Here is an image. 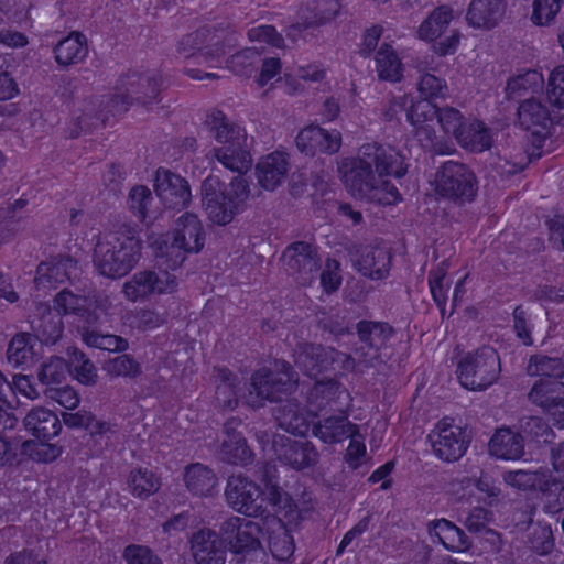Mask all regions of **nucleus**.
Returning <instances> with one entry per match:
<instances>
[{
  "label": "nucleus",
  "mask_w": 564,
  "mask_h": 564,
  "mask_svg": "<svg viewBox=\"0 0 564 564\" xmlns=\"http://www.w3.org/2000/svg\"><path fill=\"white\" fill-rule=\"evenodd\" d=\"M206 124L220 144L210 151L212 156L224 167L239 174L227 187L215 175L207 176L202 183V202L208 218L224 226L242 212L250 195L249 184L241 176L252 163L250 142L246 130L219 110L208 116Z\"/></svg>",
  "instance_id": "1"
},
{
  "label": "nucleus",
  "mask_w": 564,
  "mask_h": 564,
  "mask_svg": "<svg viewBox=\"0 0 564 564\" xmlns=\"http://www.w3.org/2000/svg\"><path fill=\"white\" fill-rule=\"evenodd\" d=\"M142 240L134 227L121 225L99 238L94 250V265L110 279L127 275L139 262Z\"/></svg>",
  "instance_id": "2"
},
{
  "label": "nucleus",
  "mask_w": 564,
  "mask_h": 564,
  "mask_svg": "<svg viewBox=\"0 0 564 564\" xmlns=\"http://www.w3.org/2000/svg\"><path fill=\"white\" fill-rule=\"evenodd\" d=\"M365 154L346 159L338 172L347 189L359 198L378 205H393L401 200L398 188L388 180H380L373 172Z\"/></svg>",
  "instance_id": "3"
},
{
  "label": "nucleus",
  "mask_w": 564,
  "mask_h": 564,
  "mask_svg": "<svg viewBox=\"0 0 564 564\" xmlns=\"http://www.w3.org/2000/svg\"><path fill=\"white\" fill-rule=\"evenodd\" d=\"M205 243L204 227L195 214L184 213L175 221L172 232L154 242L155 257L166 258L167 268L180 267L188 253L199 252Z\"/></svg>",
  "instance_id": "4"
},
{
  "label": "nucleus",
  "mask_w": 564,
  "mask_h": 564,
  "mask_svg": "<svg viewBox=\"0 0 564 564\" xmlns=\"http://www.w3.org/2000/svg\"><path fill=\"white\" fill-rule=\"evenodd\" d=\"M162 76L154 70H129L117 80L116 93L107 104L109 112L120 115L132 105L149 106L160 101Z\"/></svg>",
  "instance_id": "5"
},
{
  "label": "nucleus",
  "mask_w": 564,
  "mask_h": 564,
  "mask_svg": "<svg viewBox=\"0 0 564 564\" xmlns=\"http://www.w3.org/2000/svg\"><path fill=\"white\" fill-rule=\"evenodd\" d=\"M238 44V34L228 28L203 26L182 37L178 53L194 64L212 63Z\"/></svg>",
  "instance_id": "6"
},
{
  "label": "nucleus",
  "mask_w": 564,
  "mask_h": 564,
  "mask_svg": "<svg viewBox=\"0 0 564 564\" xmlns=\"http://www.w3.org/2000/svg\"><path fill=\"white\" fill-rule=\"evenodd\" d=\"M297 383L299 376L291 364L285 360H275L272 368H262L252 375L250 402L253 406H260L265 400L279 401L283 395L291 394Z\"/></svg>",
  "instance_id": "7"
},
{
  "label": "nucleus",
  "mask_w": 564,
  "mask_h": 564,
  "mask_svg": "<svg viewBox=\"0 0 564 564\" xmlns=\"http://www.w3.org/2000/svg\"><path fill=\"white\" fill-rule=\"evenodd\" d=\"M501 371L500 357L489 346L466 354L457 365L460 384L471 391H484L492 386Z\"/></svg>",
  "instance_id": "8"
},
{
  "label": "nucleus",
  "mask_w": 564,
  "mask_h": 564,
  "mask_svg": "<svg viewBox=\"0 0 564 564\" xmlns=\"http://www.w3.org/2000/svg\"><path fill=\"white\" fill-rule=\"evenodd\" d=\"M475 173L464 163L444 162L435 174V192L456 205L471 203L477 194Z\"/></svg>",
  "instance_id": "9"
},
{
  "label": "nucleus",
  "mask_w": 564,
  "mask_h": 564,
  "mask_svg": "<svg viewBox=\"0 0 564 564\" xmlns=\"http://www.w3.org/2000/svg\"><path fill=\"white\" fill-rule=\"evenodd\" d=\"M262 494L254 481L242 475L230 476L225 489L226 501L235 511L254 518L265 512Z\"/></svg>",
  "instance_id": "10"
},
{
  "label": "nucleus",
  "mask_w": 564,
  "mask_h": 564,
  "mask_svg": "<svg viewBox=\"0 0 564 564\" xmlns=\"http://www.w3.org/2000/svg\"><path fill=\"white\" fill-rule=\"evenodd\" d=\"M259 523L240 517H230L221 522L219 538L229 551L247 555L261 547Z\"/></svg>",
  "instance_id": "11"
},
{
  "label": "nucleus",
  "mask_w": 564,
  "mask_h": 564,
  "mask_svg": "<svg viewBox=\"0 0 564 564\" xmlns=\"http://www.w3.org/2000/svg\"><path fill=\"white\" fill-rule=\"evenodd\" d=\"M176 288V278L165 270H143L124 282L122 292L132 302L145 300L155 294L171 293Z\"/></svg>",
  "instance_id": "12"
},
{
  "label": "nucleus",
  "mask_w": 564,
  "mask_h": 564,
  "mask_svg": "<svg viewBox=\"0 0 564 564\" xmlns=\"http://www.w3.org/2000/svg\"><path fill=\"white\" fill-rule=\"evenodd\" d=\"M282 261L288 273L303 285L311 283L321 269L316 248L305 241H296L286 247Z\"/></svg>",
  "instance_id": "13"
},
{
  "label": "nucleus",
  "mask_w": 564,
  "mask_h": 564,
  "mask_svg": "<svg viewBox=\"0 0 564 564\" xmlns=\"http://www.w3.org/2000/svg\"><path fill=\"white\" fill-rule=\"evenodd\" d=\"M361 346L356 349L359 361L373 366L380 359V350L386 347L394 330L386 322L360 321L356 325Z\"/></svg>",
  "instance_id": "14"
},
{
  "label": "nucleus",
  "mask_w": 564,
  "mask_h": 564,
  "mask_svg": "<svg viewBox=\"0 0 564 564\" xmlns=\"http://www.w3.org/2000/svg\"><path fill=\"white\" fill-rule=\"evenodd\" d=\"M359 152L365 154L366 161L375 166L377 176L380 180H383V176L401 178L408 172L405 158L393 147L377 142L366 143L359 148Z\"/></svg>",
  "instance_id": "15"
},
{
  "label": "nucleus",
  "mask_w": 564,
  "mask_h": 564,
  "mask_svg": "<svg viewBox=\"0 0 564 564\" xmlns=\"http://www.w3.org/2000/svg\"><path fill=\"white\" fill-rule=\"evenodd\" d=\"M434 454L444 462L459 459L467 449L468 442L462 427L440 422L429 434Z\"/></svg>",
  "instance_id": "16"
},
{
  "label": "nucleus",
  "mask_w": 564,
  "mask_h": 564,
  "mask_svg": "<svg viewBox=\"0 0 564 564\" xmlns=\"http://www.w3.org/2000/svg\"><path fill=\"white\" fill-rule=\"evenodd\" d=\"M354 267L365 276L381 280L388 276L392 260L390 249L380 246H365L350 252Z\"/></svg>",
  "instance_id": "17"
},
{
  "label": "nucleus",
  "mask_w": 564,
  "mask_h": 564,
  "mask_svg": "<svg viewBox=\"0 0 564 564\" xmlns=\"http://www.w3.org/2000/svg\"><path fill=\"white\" fill-rule=\"evenodd\" d=\"M154 188L158 197L169 208H183L191 202L188 182L169 170L156 171Z\"/></svg>",
  "instance_id": "18"
},
{
  "label": "nucleus",
  "mask_w": 564,
  "mask_h": 564,
  "mask_svg": "<svg viewBox=\"0 0 564 564\" xmlns=\"http://www.w3.org/2000/svg\"><path fill=\"white\" fill-rule=\"evenodd\" d=\"M340 144V132L336 130L329 132L318 126H308L302 129L295 138L297 150L308 156H313L317 152L334 154L338 152Z\"/></svg>",
  "instance_id": "19"
},
{
  "label": "nucleus",
  "mask_w": 564,
  "mask_h": 564,
  "mask_svg": "<svg viewBox=\"0 0 564 564\" xmlns=\"http://www.w3.org/2000/svg\"><path fill=\"white\" fill-rule=\"evenodd\" d=\"M273 449L278 458L296 470L316 464L318 453L314 445L307 441H294L289 437H275Z\"/></svg>",
  "instance_id": "20"
},
{
  "label": "nucleus",
  "mask_w": 564,
  "mask_h": 564,
  "mask_svg": "<svg viewBox=\"0 0 564 564\" xmlns=\"http://www.w3.org/2000/svg\"><path fill=\"white\" fill-rule=\"evenodd\" d=\"M335 349L325 348L322 345L312 343H299L293 349V361L300 370L311 377H317L323 370L327 369L330 361L334 360Z\"/></svg>",
  "instance_id": "21"
},
{
  "label": "nucleus",
  "mask_w": 564,
  "mask_h": 564,
  "mask_svg": "<svg viewBox=\"0 0 564 564\" xmlns=\"http://www.w3.org/2000/svg\"><path fill=\"white\" fill-rule=\"evenodd\" d=\"M506 0H470L466 11V22L476 30H491L503 19Z\"/></svg>",
  "instance_id": "22"
},
{
  "label": "nucleus",
  "mask_w": 564,
  "mask_h": 564,
  "mask_svg": "<svg viewBox=\"0 0 564 564\" xmlns=\"http://www.w3.org/2000/svg\"><path fill=\"white\" fill-rule=\"evenodd\" d=\"M191 550L197 564H225V544L210 529H202L192 535Z\"/></svg>",
  "instance_id": "23"
},
{
  "label": "nucleus",
  "mask_w": 564,
  "mask_h": 564,
  "mask_svg": "<svg viewBox=\"0 0 564 564\" xmlns=\"http://www.w3.org/2000/svg\"><path fill=\"white\" fill-rule=\"evenodd\" d=\"M30 324L34 332L32 336L45 345L56 344L63 335L64 324L62 316L54 313L47 303L40 302L36 304L35 313Z\"/></svg>",
  "instance_id": "24"
},
{
  "label": "nucleus",
  "mask_w": 564,
  "mask_h": 564,
  "mask_svg": "<svg viewBox=\"0 0 564 564\" xmlns=\"http://www.w3.org/2000/svg\"><path fill=\"white\" fill-rule=\"evenodd\" d=\"M264 500H267L274 510L273 517H267L268 523L279 521L285 524H297L302 519V512L308 510L300 509L286 491L273 484L267 485Z\"/></svg>",
  "instance_id": "25"
},
{
  "label": "nucleus",
  "mask_w": 564,
  "mask_h": 564,
  "mask_svg": "<svg viewBox=\"0 0 564 564\" xmlns=\"http://www.w3.org/2000/svg\"><path fill=\"white\" fill-rule=\"evenodd\" d=\"M290 170L288 154L275 151L262 158L257 166V177L261 187L273 191L286 178Z\"/></svg>",
  "instance_id": "26"
},
{
  "label": "nucleus",
  "mask_w": 564,
  "mask_h": 564,
  "mask_svg": "<svg viewBox=\"0 0 564 564\" xmlns=\"http://www.w3.org/2000/svg\"><path fill=\"white\" fill-rule=\"evenodd\" d=\"M75 271L76 261L69 257L42 262L36 269L34 283L39 290L56 288L68 281Z\"/></svg>",
  "instance_id": "27"
},
{
  "label": "nucleus",
  "mask_w": 564,
  "mask_h": 564,
  "mask_svg": "<svg viewBox=\"0 0 564 564\" xmlns=\"http://www.w3.org/2000/svg\"><path fill=\"white\" fill-rule=\"evenodd\" d=\"M357 433L358 426L351 423L344 412L325 417L313 425V434L327 444L343 442Z\"/></svg>",
  "instance_id": "28"
},
{
  "label": "nucleus",
  "mask_w": 564,
  "mask_h": 564,
  "mask_svg": "<svg viewBox=\"0 0 564 564\" xmlns=\"http://www.w3.org/2000/svg\"><path fill=\"white\" fill-rule=\"evenodd\" d=\"M24 427L39 440H50L62 430L58 416L51 410L37 406L28 412L23 420Z\"/></svg>",
  "instance_id": "29"
},
{
  "label": "nucleus",
  "mask_w": 564,
  "mask_h": 564,
  "mask_svg": "<svg viewBox=\"0 0 564 564\" xmlns=\"http://www.w3.org/2000/svg\"><path fill=\"white\" fill-rule=\"evenodd\" d=\"M53 52L55 61L61 67L67 68L77 65L82 63L88 54L86 37L79 32H72L54 46Z\"/></svg>",
  "instance_id": "30"
},
{
  "label": "nucleus",
  "mask_w": 564,
  "mask_h": 564,
  "mask_svg": "<svg viewBox=\"0 0 564 564\" xmlns=\"http://www.w3.org/2000/svg\"><path fill=\"white\" fill-rule=\"evenodd\" d=\"M430 534L438 538L445 549L464 552L471 547V540L463 529L447 519H438L429 524Z\"/></svg>",
  "instance_id": "31"
},
{
  "label": "nucleus",
  "mask_w": 564,
  "mask_h": 564,
  "mask_svg": "<svg viewBox=\"0 0 564 564\" xmlns=\"http://www.w3.org/2000/svg\"><path fill=\"white\" fill-rule=\"evenodd\" d=\"M519 124L532 134L539 135L547 131L551 117L547 108L535 99H527L518 108Z\"/></svg>",
  "instance_id": "32"
},
{
  "label": "nucleus",
  "mask_w": 564,
  "mask_h": 564,
  "mask_svg": "<svg viewBox=\"0 0 564 564\" xmlns=\"http://www.w3.org/2000/svg\"><path fill=\"white\" fill-rule=\"evenodd\" d=\"M183 478L187 490L199 497L212 496L218 482L214 470L200 463L188 465Z\"/></svg>",
  "instance_id": "33"
},
{
  "label": "nucleus",
  "mask_w": 564,
  "mask_h": 564,
  "mask_svg": "<svg viewBox=\"0 0 564 564\" xmlns=\"http://www.w3.org/2000/svg\"><path fill=\"white\" fill-rule=\"evenodd\" d=\"M528 398L549 413L564 399V383L557 378H542L533 384Z\"/></svg>",
  "instance_id": "34"
},
{
  "label": "nucleus",
  "mask_w": 564,
  "mask_h": 564,
  "mask_svg": "<svg viewBox=\"0 0 564 564\" xmlns=\"http://www.w3.org/2000/svg\"><path fill=\"white\" fill-rule=\"evenodd\" d=\"M456 141L462 148L476 153L490 149L492 143L489 128L479 120L465 122L456 135Z\"/></svg>",
  "instance_id": "35"
},
{
  "label": "nucleus",
  "mask_w": 564,
  "mask_h": 564,
  "mask_svg": "<svg viewBox=\"0 0 564 564\" xmlns=\"http://www.w3.org/2000/svg\"><path fill=\"white\" fill-rule=\"evenodd\" d=\"M489 451L499 458L518 459L524 451L523 436L510 429H500L490 438Z\"/></svg>",
  "instance_id": "36"
},
{
  "label": "nucleus",
  "mask_w": 564,
  "mask_h": 564,
  "mask_svg": "<svg viewBox=\"0 0 564 564\" xmlns=\"http://www.w3.org/2000/svg\"><path fill=\"white\" fill-rule=\"evenodd\" d=\"M274 417L278 425L288 433L304 436L308 432L306 415L299 403L288 401L280 405L274 412Z\"/></svg>",
  "instance_id": "37"
},
{
  "label": "nucleus",
  "mask_w": 564,
  "mask_h": 564,
  "mask_svg": "<svg viewBox=\"0 0 564 564\" xmlns=\"http://www.w3.org/2000/svg\"><path fill=\"white\" fill-rule=\"evenodd\" d=\"M341 399L349 401V393L334 379L316 382L310 393L311 403L319 410L326 406L341 405Z\"/></svg>",
  "instance_id": "38"
},
{
  "label": "nucleus",
  "mask_w": 564,
  "mask_h": 564,
  "mask_svg": "<svg viewBox=\"0 0 564 564\" xmlns=\"http://www.w3.org/2000/svg\"><path fill=\"white\" fill-rule=\"evenodd\" d=\"M214 378L216 383L215 401L221 409L232 410L238 404L236 386L237 377L225 367H215Z\"/></svg>",
  "instance_id": "39"
},
{
  "label": "nucleus",
  "mask_w": 564,
  "mask_h": 564,
  "mask_svg": "<svg viewBox=\"0 0 564 564\" xmlns=\"http://www.w3.org/2000/svg\"><path fill=\"white\" fill-rule=\"evenodd\" d=\"M538 491L544 513L555 514L564 510V480L549 471Z\"/></svg>",
  "instance_id": "40"
},
{
  "label": "nucleus",
  "mask_w": 564,
  "mask_h": 564,
  "mask_svg": "<svg viewBox=\"0 0 564 564\" xmlns=\"http://www.w3.org/2000/svg\"><path fill=\"white\" fill-rule=\"evenodd\" d=\"M452 20L453 9L449 6L435 8L419 26V37L427 42L435 41L445 32Z\"/></svg>",
  "instance_id": "41"
},
{
  "label": "nucleus",
  "mask_w": 564,
  "mask_h": 564,
  "mask_svg": "<svg viewBox=\"0 0 564 564\" xmlns=\"http://www.w3.org/2000/svg\"><path fill=\"white\" fill-rule=\"evenodd\" d=\"M35 338L30 333H18L10 340L7 349V359L14 366H28L35 358Z\"/></svg>",
  "instance_id": "42"
},
{
  "label": "nucleus",
  "mask_w": 564,
  "mask_h": 564,
  "mask_svg": "<svg viewBox=\"0 0 564 564\" xmlns=\"http://www.w3.org/2000/svg\"><path fill=\"white\" fill-rule=\"evenodd\" d=\"M555 536L551 524L538 521L527 536V546L539 556L550 555L555 550Z\"/></svg>",
  "instance_id": "43"
},
{
  "label": "nucleus",
  "mask_w": 564,
  "mask_h": 564,
  "mask_svg": "<svg viewBox=\"0 0 564 564\" xmlns=\"http://www.w3.org/2000/svg\"><path fill=\"white\" fill-rule=\"evenodd\" d=\"M339 9V0H306L301 11L308 18V25L321 26L330 22Z\"/></svg>",
  "instance_id": "44"
},
{
  "label": "nucleus",
  "mask_w": 564,
  "mask_h": 564,
  "mask_svg": "<svg viewBox=\"0 0 564 564\" xmlns=\"http://www.w3.org/2000/svg\"><path fill=\"white\" fill-rule=\"evenodd\" d=\"M272 528L269 533V549L272 555L280 560L289 558L294 552V542L288 527L293 524H285L283 522L275 521L271 523Z\"/></svg>",
  "instance_id": "45"
},
{
  "label": "nucleus",
  "mask_w": 564,
  "mask_h": 564,
  "mask_svg": "<svg viewBox=\"0 0 564 564\" xmlns=\"http://www.w3.org/2000/svg\"><path fill=\"white\" fill-rule=\"evenodd\" d=\"M376 64L380 79L394 83L402 78V64L389 44L383 43L380 46L376 55Z\"/></svg>",
  "instance_id": "46"
},
{
  "label": "nucleus",
  "mask_w": 564,
  "mask_h": 564,
  "mask_svg": "<svg viewBox=\"0 0 564 564\" xmlns=\"http://www.w3.org/2000/svg\"><path fill=\"white\" fill-rule=\"evenodd\" d=\"M68 370L79 383L95 386L98 373L94 362L79 349L69 350Z\"/></svg>",
  "instance_id": "47"
},
{
  "label": "nucleus",
  "mask_w": 564,
  "mask_h": 564,
  "mask_svg": "<svg viewBox=\"0 0 564 564\" xmlns=\"http://www.w3.org/2000/svg\"><path fill=\"white\" fill-rule=\"evenodd\" d=\"M234 438L223 440L219 458L232 465H247L252 460V452L249 448L243 436H232Z\"/></svg>",
  "instance_id": "48"
},
{
  "label": "nucleus",
  "mask_w": 564,
  "mask_h": 564,
  "mask_svg": "<svg viewBox=\"0 0 564 564\" xmlns=\"http://www.w3.org/2000/svg\"><path fill=\"white\" fill-rule=\"evenodd\" d=\"M83 341L94 348L108 351H124L128 348V341L117 335L102 334L100 330L80 328Z\"/></svg>",
  "instance_id": "49"
},
{
  "label": "nucleus",
  "mask_w": 564,
  "mask_h": 564,
  "mask_svg": "<svg viewBox=\"0 0 564 564\" xmlns=\"http://www.w3.org/2000/svg\"><path fill=\"white\" fill-rule=\"evenodd\" d=\"M130 492L138 498H148L160 488L159 479L148 469H133L128 477Z\"/></svg>",
  "instance_id": "50"
},
{
  "label": "nucleus",
  "mask_w": 564,
  "mask_h": 564,
  "mask_svg": "<svg viewBox=\"0 0 564 564\" xmlns=\"http://www.w3.org/2000/svg\"><path fill=\"white\" fill-rule=\"evenodd\" d=\"M549 471L542 468L536 470H509L503 474V480L519 490H539Z\"/></svg>",
  "instance_id": "51"
},
{
  "label": "nucleus",
  "mask_w": 564,
  "mask_h": 564,
  "mask_svg": "<svg viewBox=\"0 0 564 564\" xmlns=\"http://www.w3.org/2000/svg\"><path fill=\"white\" fill-rule=\"evenodd\" d=\"M261 54L257 48L248 47L232 54L227 59V67L239 76H250L258 69Z\"/></svg>",
  "instance_id": "52"
},
{
  "label": "nucleus",
  "mask_w": 564,
  "mask_h": 564,
  "mask_svg": "<svg viewBox=\"0 0 564 564\" xmlns=\"http://www.w3.org/2000/svg\"><path fill=\"white\" fill-rule=\"evenodd\" d=\"M67 372H69L68 362L62 357L52 356L39 368L37 379L47 388L54 387L62 383Z\"/></svg>",
  "instance_id": "53"
},
{
  "label": "nucleus",
  "mask_w": 564,
  "mask_h": 564,
  "mask_svg": "<svg viewBox=\"0 0 564 564\" xmlns=\"http://www.w3.org/2000/svg\"><path fill=\"white\" fill-rule=\"evenodd\" d=\"M492 521V512L482 507L473 508L463 524L473 534H490L499 538V533L489 528V523Z\"/></svg>",
  "instance_id": "54"
},
{
  "label": "nucleus",
  "mask_w": 564,
  "mask_h": 564,
  "mask_svg": "<svg viewBox=\"0 0 564 564\" xmlns=\"http://www.w3.org/2000/svg\"><path fill=\"white\" fill-rule=\"evenodd\" d=\"M104 370L111 377L137 378L142 373L141 365L129 355H120L109 359Z\"/></svg>",
  "instance_id": "55"
},
{
  "label": "nucleus",
  "mask_w": 564,
  "mask_h": 564,
  "mask_svg": "<svg viewBox=\"0 0 564 564\" xmlns=\"http://www.w3.org/2000/svg\"><path fill=\"white\" fill-rule=\"evenodd\" d=\"M520 434L527 438L536 442H549L552 434L551 427L547 423L539 416H523L519 420Z\"/></svg>",
  "instance_id": "56"
},
{
  "label": "nucleus",
  "mask_w": 564,
  "mask_h": 564,
  "mask_svg": "<svg viewBox=\"0 0 564 564\" xmlns=\"http://www.w3.org/2000/svg\"><path fill=\"white\" fill-rule=\"evenodd\" d=\"M563 361L560 358H551L543 355L531 356L528 365L530 376L555 378L562 372Z\"/></svg>",
  "instance_id": "57"
},
{
  "label": "nucleus",
  "mask_w": 564,
  "mask_h": 564,
  "mask_svg": "<svg viewBox=\"0 0 564 564\" xmlns=\"http://www.w3.org/2000/svg\"><path fill=\"white\" fill-rule=\"evenodd\" d=\"M417 90L423 99L431 101L436 98H445L448 93V87L444 78L431 73H424L420 76Z\"/></svg>",
  "instance_id": "58"
},
{
  "label": "nucleus",
  "mask_w": 564,
  "mask_h": 564,
  "mask_svg": "<svg viewBox=\"0 0 564 564\" xmlns=\"http://www.w3.org/2000/svg\"><path fill=\"white\" fill-rule=\"evenodd\" d=\"M152 202V193L147 186H134L129 193L128 206L141 221L145 220L149 216V206Z\"/></svg>",
  "instance_id": "59"
},
{
  "label": "nucleus",
  "mask_w": 564,
  "mask_h": 564,
  "mask_svg": "<svg viewBox=\"0 0 564 564\" xmlns=\"http://www.w3.org/2000/svg\"><path fill=\"white\" fill-rule=\"evenodd\" d=\"M564 0H535L531 20L536 25H550L560 12Z\"/></svg>",
  "instance_id": "60"
},
{
  "label": "nucleus",
  "mask_w": 564,
  "mask_h": 564,
  "mask_svg": "<svg viewBox=\"0 0 564 564\" xmlns=\"http://www.w3.org/2000/svg\"><path fill=\"white\" fill-rule=\"evenodd\" d=\"M541 80V75L535 72H527L523 75L511 78L507 83L506 93L509 99H517L522 96V91L534 90Z\"/></svg>",
  "instance_id": "61"
},
{
  "label": "nucleus",
  "mask_w": 564,
  "mask_h": 564,
  "mask_svg": "<svg viewBox=\"0 0 564 564\" xmlns=\"http://www.w3.org/2000/svg\"><path fill=\"white\" fill-rule=\"evenodd\" d=\"M127 564H163L158 554L149 546L142 544H129L122 552Z\"/></svg>",
  "instance_id": "62"
},
{
  "label": "nucleus",
  "mask_w": 564,
  "mask_h": 564,
  "mask_svg": "<svg viewBox=\"0 0 564 564\" xmlns=\"http://www.w3.org/2000/svg\"><path fill=\"white\" fill-rule=\"evenodd\" d=\"M437 121L445 133L453 134L456 139L457 133L464 127V117L463 115L455 108L445 107L437 108V113H435Z\"/></svg>",
  "instance_id": "63"
},
{
  "label": "nucleus",
  "mask_w": 564,
  "mask_h": 564,
  "mask_svg": "<svg viewBox=\"0 0 564 564\" xmlns=\"http://www.w3.org/2000/svg\"><path fill=\"white\" fill-rule=\"evenodd\" d=\"M549 101L556 107H564V65L556 67L550 75L546 90Z\"/></svg>",
  "instance_id": "64"
}]
</instances>
